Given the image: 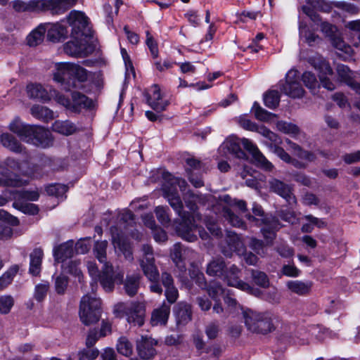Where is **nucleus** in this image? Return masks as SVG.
Returning a JSON list of instances; mask_svg holds the SVG:
<instances>
[{"label":"nucleus","instance_id":"21","mask_svg":"<svg viewBox=\"0 0 360 360\" xmlns=\"http://www.w3.org/2000/svg\"><path fill=\"white\" fill-rule=\"evenodd\" d=\"M124 310L129 323L139 326L144 323L146 309L143 302H132L129 306L125 307Z\"/></svg>","mask_w":360,"mask_h":360},{"label":"nucleus","instance_id":"61","mask_svg":"<svg viewBox=\"0 0 360 360\" xmlns=\"http://www.w3.org/2000/svg\"><path fill=\"white\" fill-rule=\"evenodd\" d=\"M207 291L209 296L216 302L224 293V289L222 286L216 282L210 283L207 288Z\"/></svg>","mask_w":360,"mask_h":360},{"label":"nucleus","instance_id":"19","mask_svg":"<svg viewBox=\"0 0 360 360\" xmlns=\"http://www.w3.org/2000/svg\"><path fill=\"white\" fill-rule=\"evenodd\" d=\"M148 104L155 111L160 112L166 110L169 101L165 99L160 92V88L155 84L145 94Z\"/></svg>","mask_w":360,"mask_h":360},{"label":"nucleus","instance_id":"41","mask_svg":"<svg viewBox=\"0 0 360 360\" xmlns=\"http://www.w3.org/2000/svg\"><path fill=\"white\" fill-rule=\"evenodd\" d=\"M185 252L191 253V255L194 254V251L193 250L185 248L180 243H176L174 245L171 253V257L174 262L178 264L180 262L186 260V257H185Z\"/></svg>","mask_w":360,"mask_h":360},{"label":"nucleus","instance_id":"27","mask_svg":"<svg viewBox=\"0 0 360 360\" xmlns=\"http://www.w3.org/2000/svg\"><path fill=\"white\" fill-rule=\"evenodd\" d=\"M13 8L16 12H39L43 11V0H15L11 2Z\"/></svg>","mask_w":360,"mask_h":360},{"label":"nucleus","instance_id":"17","mask_svg":"<svg viewBox=\"0 0 360 360\" xmlns=\"http://www.w3.org/2000/svg\"><path fill=\"white\" fill-rule=\"evenodd\" d=\"M241 144L252 155L255 164L257 167L266 171L272 170L274 165L264 157L256 145L245 138L241 139Z\"/></svg>","mask_w":360,"mask_h":360},{"label":"nucleus","instance_id":"62","mask_svg":"<svg viewBox=\"0 0 360 360\" xmlns=\"http://www.w3.org/2000/svg\"><path fill=\"white\" fill-rule=\"evenodd\" d=\"M46 191L50 195L61 197L67 192L68 187L64 184H55L47 186Z\"/></svg>","mask_w":360,"mask_h":360},{"label":"nucleus","instance_id":"32","mask_svg":"<svg viewBox=\"0 0 360 360\" xmlns=\"http://www.w3.org/2000/svg\"><path fill=\"white\" fill-rule=\"evenodd\" d=\"M92 104L91 100L87 96L79 93L73 92L72 94V101H70V110L72 112H79L82 108H90Z\"/></svg>","mask_w":360,"mask_h":360},{"label":"nucleus","instance_id":"45","mask_svg":"<svg viewBox=\"0 0 360 360\" xmlns=\"http://www.w3.org/2000/svg\"><path fill=\"white\" fill-rule=\"evenodd\" d=\"M116 347L117 352L123 356H129L132 354L134 346L127 337H120Z\"/></svg>","mask_w":360,"mask_h":360},{"label":"nucleus","instance_id":"54","mask_svg":"<svg viewBox=\"0 0 360 360\" xmlns=\"http://www.w3.org/2000/svg\"><path fill=\"white\" fill-rule=\"evenodd\" d=\"M255 131L268 139L271 142V145L280 143V139L278 135L264 125H257Z\"/></svg>","mask_w":360,"mask_h":360},{"label":"nucleus","instance_id":"56","mask_svg":"<svg viewBox=\"0 0 360 360\" xmlns=\"http://www.w3.org/2000/svg\"><path fill=\"white\" fill-rule=\"evenodd\" d=\"M278 131L288 134L297 135L299 134V128L297 125L284 121H278L276 123Z\"/></svg>","mask_w":360,"mask_h":360},{"label":"nucleus","instance_id":"42","mask_svg":"<svg viewBox=\"0 0 360 360\" xmlns=\"http://www.w3.org/2000/svg\"><path fill=\"white\" fill-rule=\"evenodd\" d=\"M300 37L304 38V41L309 45L313 46L320 41L319 37L315 33L311 32L307 25L303 22L300 23L299 26Z\"/></svg>","mask_w":360,"mask_h":360},{"label":"nucleus","instance_id":"51","mask_svg":"<svg viewBox=\"0 0 360 360\" xmlns=\"http://www.w3.org/2000/svg\"><path fill=\"white\" fill-rule=\"evenodd\" d=\"M18 271V266H13L0 277V291L8 286Z\"/></svg>","mask_w":360,"mask_h":360},{"label":"nucleus","instance_id":"34","mask_svg":"<svg viewBox=\"0 0 360 360\" xmlns=\"http://www.w3.org/2000/svg\"><path fill=\"white\" fill-rule=\"evenodd\" d=\"M43 255V251L40 248L34 249L30 254L29 271L33 276H37L40 273Z\"/></svg>","mask_w":360,"mask_h":360},{"label":"nucleus","instance_id":"29","mask_svg":"<svg viewBox=\"0 0 360 360\" xmlns=\"http://www.w3.org/2000/svg\"><path fill=\"white\" fill-rule=\"evenodd\" d=\"M174 313L178 324L185 325L191 320V307L186 302L178 303L174 307Z\"/></svg>","mask_w":360,"mask_h":360},{"label":"nucleus","instance_id":"7","mask_svg":"<svg viewBox=\"0 0 360 360\" xmlns=\"http://www.w3.org/2000/svg\"><path fill=\"white\" fill-rule=\"evenodd\" d=\"M181 217V221L176 227L177 234L184 240L188 242H194L198 237L195 232L198 231L199 236L202 240H207L209 238L208 233L200 226L195 225L193 222V217L184 211L181 214H178Z\"/></svg>","mask_w":360,"mask_h":360},{"label":"nucleus","instance_id":"31","mask_svg":"<svg viewBox=\"0 0 360 360\" xmlns=\"http://www.w3.org/2000/svg\"><path fill=\"white\" fill-rule=\"evenodd\" d=\"M28 96L32 98L41 100L44 102L51 99L50 91L49 92L42 85L39 84H30L27 86Z\"/></svg>","mask_w":360,"mask_h":360},{"label":"nucleus","instance_id":"3","mask_svg":"<svg viewBox=\"0 0 360 360\" xmlns=\"http://www.w3.org/2000/svg\"><path fill=\"white\" fill-rule=\"evenodd\" d=\"M107 240L96 241L94 247V253L97 259L103 264L100 283L105 291L110 292L114 289V281H121L124 277V272L118 268L114 269V267L107 262Z\"/></svg>","mask_w":360,"mask_h":360},{"label":"nucleus","instance_id":"33","mask_svg":"<svg viewBox=\"0 0 360 360\" xmlns=\"http://www.w3.org/2000/svg\"><path fill=\"white\" fill-rule=\"evenodd\" d=\"M226 268L222 258H216L207 264L206 272L209 276H217L221 278Z\"/></svg>","mask_w":360,"mask_h":360},{"label":"nucleus","instance_id":"28","mask_svg":"<svg viewBox=\"0 0 360 360\" xmlns=\"http://www.w3.org/2000/svg\"><path fill=\"white\" fill-rule=\"evenodd\" d=\"M170 314V306L163 303L160 307L153 310L150 323L153 326L165 325Z\"/></svg>","mask_w":360,"mask_h":360},{"label":"nucleus","instance_id":"1","mask_svg":"<svg viewBox=\"0 0 360 360\" xmlns=\"http://www.w3.org/2000/svg\"><path fill=\"white\" fill-rule=\"evenodd\" d=\"M67 20L72 27V39L64 45L65 52L72 56L82 58L91 54L95 46L89 42L92 30L89 25V19L81 11L73 10L67 16Z\"/></svg>","mask_w":360,"mask_h":360},{"label":"nucleus","instance_id":"50","mask_svg":"<svg viewBox=\"0 0 360 360\" xmlns=\"http://www.w3.org/2000/svg\"><path fill=\"white\" fill-rule=\"evenodd\" d=\"M167 207L158 206L155 209V214L158 221L165 226H168L171 219Z\"/></svg>","mask_w":360,"mask_h":360},{"label":"nucleus","instance_id":"39","mask_svg":"<svg viewBox=\"0 0 360 360\" xmlns=\"http://www.w3.org/2000/svg\"><path fill=\"white\" fill-rule=\"evenodd\" d=\"M265 239L266 240V243L264 241L255 238H252L249 243L250 248L262 257H264L267 255L266 245H271V243L274 240H271L269 238Z\"/></svg>","mask_w":360,"mask_h":360},{"label":"nucleus","instance_id":"24","mask_svg":"<svg viewBox=\"0 0 360 360\" xmlns=\"http://www.w3.org/2000/svg\"><path fill=\"white\" fill-rule=\"evenodd\" d=\"M141 276L139 273L127 274L125 279L115 280V282H122L124 292L129 297L135 296L140 288Z\"/></svg>","mask_w":360,"mask_h":360},{"label":"nucleus","instance_id":"40","mask_svg":"<svg viewBox=\"0 0 360 360\" xmlns=\"http://www.w3.org/2000/svg\"><path fill=\"white\" fill-rule=\"evenodd\" d=\"M46 28L44 25H40L33 30L27 37V44L30 46H35L39 44L44 37Z\"/></svg>","mask_w":360,"mask_h":360},{"label":"nucleus","instance_id":"57","mask_svg":"<svg viewBox=\"0 0 360 360\" xmlns=\"http://www.w3.org/2000/svg\"><path fill=\"white\" fill-rule=\"evenodd\" d=\"M274 250L281 257L286 259L292 257L295 253L294 249L286 243H278Z\"/></svg>","mask_w":360,"mask_h":360},{"label":"nucleus","instance_id":"43","mask_svg":"<svg viewBox=\"0 0 360 360\" xmlns=\"http://www.w3.org/2000/svg\"><path fill=\"white\" fill-rule=\"evenodd\" d=\"M80 262L77 260H70L62 264V269L64 273L70 274L77 277L79 282H82V273L79 268Z\"/></svg>","mask_w":360,"mask_h":360},{"label":"nucleus","instance_id":"59","mask_svg":"<svg viewBox=\"0 0 360 360\" xmlns=\"http://www.w3.org/2000/svg\"><path fill=\"white\" fill-rule=\"evenodd\" d=\"M70 71H72V77L79 82H85L88 79V71L79 65L72 63Z\"/></svg>","mask_w":360,"mask_h":360},{"label":"nucleus","instance_id":"44","mask_svg":"<svg viewBox=\"0 0 360 360\" xmlns=\"http://www.w3.org/2000/svg\"><path fill=\"white\" fill-rule=\"evenodd\" d=\"M302 79L304 85L311 91L314 94L318 92L320 87L316 75L311 72L306 71L302 74Z\"/></svg>","mask_w":360,"mask_h":360},{"label":"nucleus","instance_id":"36","mask_svg":"<svg viewBox=\"0 0 360 360\" xmlns=\"http://www.w3.org/2000/svg\"><path fill=\"white\" fill-rule=\"evenodd\" d=\"M113 229L114 227L110 228V231L112 232V243H114V245L117 247L119 250L123 253L126 259L132 261L134 258L130 245L124 241H122L118 236H116L113 232Z\"/></svg>","mask_w":360,"mask_h":360},{"label":"nucleus","instance_id":"26","mask_svg":"<svg viewBox=\"0 0 360 360\" xmlns=\"http://www.w3.org/2000/svg\"><path fill=\"white\" fill-rule=\"evenodd\" d=\"M74 242L68 240L53 248V256L55 262L57 263L64 264L67 262V259L71 258L74 255Z\"/></svg>","mask_w":360,"mask_h":360},{"label":"nucleus","instance_id":"60","mask_svg":"<svg viewBox=\"0 0 360 360\" xmlns=\"http://www.w3.org/2000/svg\"><path fill=\"white\" fill-rule=\"evenodd\" d=\"M335 6L343 12L347 13L350 15H356L359 13L360 11L359 8L356 5L345 1L335 2Z\"/></svg>","mask_w":360,"mask_h":360},{"label":"nucleus","instance_id":"8","mask_svg":"<svg viewBox=\"0 0 360 360\" xmlns=\"http://www.w3.org/2000/svg\"><path fill=\"white\" fill-rule=\"evenodd\" d=\"M101 300L86 294L82 297L79 306V317L86 326L96 323L101 316Z\"/></svg>","mask_w":360,"mask_h":360},{"label":"nucleus","instance_id":"64","mask_svg":"<svg viewBox=\"0 0 360 360\" xmlns=\"http://www.w3.org/2000/svg\"><path fill=\"white\" fill-rule=\"evenodd\" d=\"M97 349H84L78 353L79 360H94L98 356Z\"/></svg>","mask_w":360,"mask_h":360},{"label":"nucleus","instance_id":"14","mask_svg":"<svg viewBox=\"0 0 360 360\" xmlns=\"http://www.w3.org/2000/svg\"><path fill=\"white\" fill-rule=\"evenodd\" d=\"M321 30L329 38L332 45L335 49L348 55L352 53V48L343 41L335 25L327 22H323L321 24Z\"/></svg>","mask_w":360,"mask_h":360},{"label":"nucleus","instance_id":"46","mask_svg":"<svg viewBox=\"0 0 360 360\" xmlns=\"http://www.w3.org/2000/svg\"><path fill=\"white\" fill-rule=\"evenodd\" d=\"M280 94L276 90H270L264 95V103L270 108L275 109L280 103Z\"/></svg>","mask_w":360,"mask_h":360},{"label":"nucleus","instance_id":"25","mask_svg":"<svg viewBox=\"0 0 360 360\" xmlns=\"http://www.w3.org/2000/svg\"><path fill=\"white\" fill-rule=\"evenodd\" d=\"M336 71L340 82L345 83L360 94V84L354 80V72L347 65L338 64Z\"/></svg>","mask_w":360,"mask_h":360},{"label":"nucleus","instance_id":"30","mask_svg":"<svg viewBox=\"0 0 360 360\" xmlns=\"http://www.w3.org/2000/svg\"><path fill=\"white\" fill-rule=\"evenodd\" d=\"M288 289L298 295H306L309 293L312 287V282L309 281H302L300 280L289 281L286 283Z\"/></svg>","mask_w":360,"mask_h":360},{"label":"nucleus","instance_id":"37","mask_svg":"<svg viewBox=\"0 0 360 360\" xmlns=\"http://www.w3.org/2000/svg\"><path fill=\"white\" fill-rule=\"evenodd\" d=\"M52 129L54 131L65 136L71 135L77 131L76 126L69 120L56 121L52 126Z\"/></svg>","mask_w":360,"mask_h":360},{"label":"nucleus","instance_id":"18","mask_svg":"<svg viewBox=\"0 0 360 360\" xmlns=\"http://www.w3.org/2000/svg\"><path fill=\"white\" fill-rule=\"evenodd\" d=\"M72 65V63H69L58 64L56 71L53 74L54 80L63 85V88L66 91L76 86L75 81L72 79V71H70Z\"/></svg>","mask_w":360,"mask_h":360},{"label":"nucleus","instance_id":"12","mask_svg":"<svg viewBox=\"0 0 360 360\" xmlns=\"http://www.w3.org/2000/svg\"><path fill=\"white\" fill-rule=\"evenodd\" d=\"M299 72L292 69L285 75V83L280 82L281 91L292 98H300L303 96L304 90L299 82Z\"/></svg>","mask_w":360,"mask_h":360},{"label":"nucleus","instance_id":"55","mask_svg":"<svg viewBox=\"0 0 360 360\" xmlns=\"http://www.w3.org/2000/svg\"><path fill=\"white\" fill-rule=\"evenodd\" d=\"M49 289V283L47 281L37 284L34 288V298L39 302L43 301L46 297Z\"/></svg>","mask_w":360,"mask_h":360},{"label":"nucleus","instance_id":"49","mask_svg":"<svg viewBox=\"0 0 360 360\" xmlns=\"http://www.w3.org/2000/svg\"><path fill=\"white\" fill-rule=\"evenodd\" d=\"M250 272L252 279L256 285L262 288L269 287V280L264 272L255 269H251Z\"/></svg>","mask_w":360,"mask_h":360},{"label":"nucleus","instance_id":"47","mask_svg":"<svg viewBox=\"0 0 360 360\" xmlns=\"http://www.w3.org/2000/svg\"><path fill=\"white\" fill-rule=\"evenodd\" d=\"M65 34L66 30L63 26L59 24H54L48 29L47 37L51 41H58Z\"/></svg>","mask_w":360,"mask_h":360},{"label":"nucleus","instance_id":"38","mask_svg":"<svg viewBox=\"0 0 360 360\" xmlns=\"http://www.w3.org/2000/svg\"><path fill=\"white\" fill-rule=\"evenodd\" d=\"M30 111L34 117L44 122L53 118V112L45 106L34 105L31 108Z\"/></svg>","mask_w":360,"mask_h":360},{"label":"nucleus","instance_id":"11","mask_svg":"<svg viewBox=\"0 0 360 360\" xmlns=\"http://www.w3.org/2000/svg\"><path fill=\"white\" fill-rule=\"evenodd\" d=\"M240 273V269L236 265L232 264L229 268H226L221 278H223L230 286L236 287L255 296H259L261 291L241 281L239 278Z\"/></svg>","mask_w":360,"mask_h":360},{"label":"nucleus","instance_id":"5","mask_svg":"<svg viewBox=\"0 0 360 360\" xmlns=\"http://www.w3.org/2000/svg\"><path fill=\"white\" fill-rule=\"evenodd\" d=\"M243 314L245 324L252 333L266 334L274 330L273 315L270 312H257L247 309L243 310Z\"/></svg>","mask_w":360,"mask_h":360},{"label":"nucleus","instance_id":"48","mask_svg":"<svg viewBox=\"0 0 360 360\" xmlns=\"http://www.w3.org/2000/svg\"><path fill=\"white\" fill-rule=\"evenodd\" d=\"M223 216L231 226L245 229V225L243 221L238 216L236 215L229 208H223Z\"/></svg>","mask_w":360,"mask_h":360},{"label":"nucleus","instance_id":"35","mask_svg":"<svg viewBox=\"0 0 360 360\" xmlns=\"http://www.w3.org/2000/svg\"><path fill=\"white\" fill-rule=\"evenodd\" d=\"M1 142L5 148L14 153H22L23 151L24 148L21 143L8 133L3 134L1 136Z\"/></svg>","mask_w":360,"mask_h":360},{"label":"nucleus","instance_id":"9","mask_svg":"<svg viewBox=\"0 0 360 360\" xmlns=\"http://www.w3.org/2000/svg\"><path fill=\"white\" fill-rule=\"evenodd\" d=\"M143 257L139 259L140 266L148 281L160 279V273L155 265L153 250L150 245H143L141 249Z\"/></svg>","mask_w":360,"mask_h":360},{"label":"nucleus","instance_id":"10","mask_svg":"<svg viewBox=\"0 0 360 360\" xmlns=\"http://www.w3.org/2000/svg\"><path fill=\"white\" fill-rule=\"evenodd\" d=\"M309 62L319 72V77L322 86L329 91L334 90L335 86L328 77L333 75L329 63L319 55L310 58Z\"/></svg>","mask_w":360,"mask_h":360},{"label":"nucleus","instance_id":"63","mask_svg":"<svg viewBox=\"0 0 360 360\" xmlns=\"http://www.w3.org/2000/svg\"><path fill=\"white\" fill-rule=\"evenodd\" d=\"M14 304V300L11 295L0 297V313L8 314Z\"/></svg>","mask_w":360,"mask_h":360},{"label":"nucleus","instance_id":"15","mask_svg":"<svg viewBox=\"0 0 360 360\" xmlns=\"http://www.w3.org/2000/svg\"><path fill=\"white\" fill-rule=\"evenodd\" d=\"M269 191L281 196L289 205L297 202L296 197L293 193V188L291 185L285 183L276 178H271L268 181Z\"/></svg>","mask_w":360,"mask_h":360},{"label":"nucleus","instance_id":"52","mask_svg":"<svg viewBox=\"0 0 360 360\" xmlns=\"http://www.w3.org/2000/svg\"><path fill=\"white\" fill-rule=\"evenodd\" d=\"M252 110L255 113V117L260 121L267 122L269 121L272 117L276 116L275 114L268 112L265 109L262 108L257 102L254 103Z\"/></svg>","mask_w":360,"mask_h":360},{"label":"nucleus","instance_id":"13","mask_svg":"<svg viewBox=\"0 0 360 360\" xmlns=\"http://www.w3.org/2000/svg\"><path fill=\"white\" fill-rule=\"evenodd\" d=\"M183 199L186 206L193 212L198 210V204L207 206V209L210 207L214 209L217 202L216 198L212 195L197 194L191 190L183 194Z\"/></svg>","mask_w":360,"mask_h":360},{"label":"nucleus","instance_id":"22","mask_svg":"<svg viewBox=\"0 0 360 360\" xmlns=\"http://www.w3.org/2000/svg\"><path fill=\"white\" fill-rule=\"evenodd\" d=\"M78 0H43L44 11H50L52 14L60 15L73 7Z\"/></svg>","mask_w":360,"mask_h":360},{"label":"nucleus","instance_id":"4","mask_svg":"<svg viewBox=\"0 0 360 360\" xmlns=\"http://www.w3.org/2000/svg\"><path fill=\"white\" fill-rule=\"evenodd\" d=\"M162 177L164 179L162 187L163 196L167 200L169 204L177 214H181L184 205L177 191L176 186L184 192L187 186V183L184 179L175 177L167 172L163 173Z\"/></svg>","mask_w":360,"mask_h":360},{"label":"nucleus","instance_id":"58","mask_svg":"<svg viewBox=\"0 0 360 360\" xmlns=\"http://www.w3.org/2000/svg\"><path fill=\"white\" fill-rule=\"evenodd\" d=\"M17 200L20 201H37L39 198L37 191H21L16 193Z\"/></svg>","mask_w":360,"mask_h":360},{"label":"nucleus","instance_id":"53","mask_svg":"<svg viewBox=\"0 0 360 360\" xmlns=\"http://www.w3.org/2000/svg\"><path fill=\"white\" fill-rule=\"evenodd\" d=\"M13 206L25 214L34 215L39 212L37 205L27 202L16 200L13 202Z\"/></svg>","mask_w":360,"mask_h":360},{"label":"nucleus","instance_id":"23","mask_svg":"<svg viewBox=\"0 0 360 360\" xmlns=\"http://www.w3.org/2000/svg\"><path fill=\"white\" fill-rule=\"evenodd\" d=\"M157 342L151 338L142 336L136 342V350L139 356L143 359H153L156 354L154 347Z\"/></svg>","mask_w":360,"mask_h":360},{"label":"nucleus","instance_id":"2","mask_svg":"<svg viewBox=\"0 0 360 360\" xmlns=\"http://www.w3.org/2000/svg\"><path fill=\"white\" fill-rule=\"evenodd\" d=\"M9 129L28 143L44 148L53 145L50 131L44 127L26 124L16 119L10 124Z\"/></svg>","mask_w":360,"mask_h":360},{"label":"nucleus","instance_id":"6","mask_svg":"<svg viewBox=\"0 0 360 360\" xmlns=\"http://www.w3.org/2000/svg\"><path fill=\"white\" fill-rule=\"evenodd\" d=\"M252 210L254 215H246L248 221L255 226L264 225L261 231L264 238L274 240L276 238V231L280 229L278 220L275 217L265 216L262 206L256 203L253 204Z\"/></svg>","mask_w":360,"mask_h":360},{"label":"nucleus","instance_id":"16","mask_svg":"<svg viewBox=\"0 0 360 360\" xmlns=\"http://www.w3.org/2000/svg\"><path fill=\"white\" fill-rule=\"evenodd\" d=\"M245 248L240 238L231 231L228 232L225 242L221 245V252L227 257H231L233 252L240 255L244 252Z\"/></svg>","mask_w":360,"mask_h":360},{"label":"nucleus","instance_id":"20","mask_svg":"<svg viewBox=\"0 0 360 360\" xmlns=\"http://www.w3.org/2000/svg\"><path fill=\"white\" fill-rule=\"evenodd\" d=\"M241 139L231 136L227 139L219 148V153L227 156L228 154L240 160H247L246 153L241 149Z\"/></svg>","mask_w":360,"mask_h":360}]
</instances>
